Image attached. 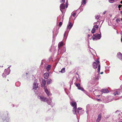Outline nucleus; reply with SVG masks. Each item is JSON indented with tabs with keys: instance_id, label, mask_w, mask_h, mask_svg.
<instances>
[{
	"instance_id": "27",
	"label": "nucleus",
	"mask_w": 122,
	"mask_h": 122,
	"mask_svg": "<svg viewBox=\"0 0 122 122\" xmlns=\"http://www.w3.org/2000/svg\"><path fill=\"white\" fill-rule=\"evenodd\" d=\"M65 68H63L61 69L60 72L61 73H63L65 72Z\"/></svg>"
},
{
	"instance_id": "16",
	"label": "nucleus",
	"mask_w": 122,
	"mask_h": 122,
	"mask_svg": "<svg viewBox=\"0 0 122 122\" xmlns=\"http://www.w3.org/2000/svg\"><path fill=\"white\" fill-rule=\"evenodd\" d=\"M58 53L59 54H60L61 53H63L64 52H65L66 50H65V51L63 50L62 51L61 50V48H58Z\"/></svg>"
},
{
	"instance_id": "17",
	"label": "nucleus",
	"mask_w": 122,
	"mask_h": 122,
	"mask_svg": "<svg viewBox=\"0 0 122 122\" xmlns=\"http://www.w3.org/2000/svg\"><path fill=\"white\" fill-rule=\"evenodd\" d=\"M101 114H99L98 115L97 119L96 121L97 122H99L101 119Z\"/></svg>"
},
{
	"instance_id": "22",
	"label": "nucleus",
	"mask_w": 122,
	"mask_h": 122,
	"mask_svg": "<svg viewBox=\"0 0 122 122\" xmlns=\"http://www.w3.org/2000/svg\"><path fill=\"white\" fill-rule=\"evenodd\" d=\"M63 45V43L62 41L59 43L58 46V48H61V47Z\"/></svg>"
},
{
	"instance_id": "8",
	"label": "nucleus",
	"mask_w": 122,
	"mask_h": 122,
	"mask_svg": "<svg viewBox=\"0 0 122 122\" xmlns=\"http://www.w3.org/2000/svg\"><path fill=\"white\" fill-rule=\"evenodd\" d=\"M98 73L97 74H96L95 76L94 77H93V78L94 80H98L101 76H100V74L99 73V72L98 73Z\"/></svg>"
},
{
	"instance_id": "37",
	"label": "nucleus",
	"mask_w": 122,
	"mask_h": 122,
	"mask_svg": "<svg viewBox=\"0 0 122 122\" xmlns=\"http://www.w3.org/2000/svg\"><path fill=\"white\" fill-rule=\"evenodd\" d=\"M93 27L96 28V29H97L98 28V25H95Z\"/></svg>"
},
{
	"instance_id": "15",
	"label": "nucleus",
	"mask_w": 122,
	"mask_h": 122,
	"mask_svg": "<svg viewBox=\"0 0 122 122\" xmlns=\"http://www.w3.org/2000/svg\"><path fill=\"white\" fill-rule=\"evenodd\" d=\"M46 81L47 82V84L49 85L52 82V80L51 79L49 78Z\"/></svg>"
},
{
	"instance_id": "6",
	"label": "nucleus",
	"mask_w": 122,
	"mask_h": 122,
	"mask_svg": "<svg viewBox=\"0 0 122 122\" xmlns=\"http://www.w3.org/2000/svg\"><path fill=\"white\" fill-rule=\"evenodd\" d=\"M70 104L71 106L73 107L74 109L77 108V104L76 102H74L72 100L70 101Z\"/></svg>"
},
{
	"instance_id": "45",
	"label": "nucleus",
	"mask_w": 122,
	"mask_h": 122,
	"mask_svg": "<svg viewBox=\"0 0 122 122\" xmlns=\"http://www.w3.org/2000/svg\"><path fill=\"white\" fill-rule=\"evenodd\" d=\"M115 93L116 94H117L118 95V93H117V92H115Z\"/></svg>"
},
{
	"instance_id": "38",
	"label": "nucleus",
	"mask_w": 122,
	"mask_h": 122,
	"mask_svg": "<svg viewBox=\"0 0 122 122\" xmlns=\"http://www.w3.org/2000/svg\"><path fill=\"white\" fill-rule=\"evenodd\" d=\"M76 78V80L77 81H79L80 80V78H79L78 77L77 78L76 77H74L73 78Z\"/></svg>"
},
{
	"instance_id": "10",
	"label": "nucleus",
	"mask_w": 122,
	"mask_h": 122,
	"mask_svg": "<svg viewBox=\"0 0 122 122\" xmlns=\"http://www.w3.org/2000/svg\"><path fill=\"white\" fill-rule=\"evenodd\" d=\"M96 63L98 65V68L97 72L99 73L100 72V63L98 60L96 61Z\"/></svg>"
},
{
	"instance_id": "20",
	"label": "nucleus",
	"mask_w": 122,
	"mask_h": 122,
	"mask_svg": "<svg viewBox=\"0 0 122 122\" xmlns=\"http://www.w3.org/2000/svg\"><path fill=\"white\" fill-rule=\"evenodd\" d=\"M101 91L103 93H108L109 92V91L107 89H102Z\"/></svg>"
},
{
	"instance_id": "14",
	"label": "nucleus",
	"mask_w": 122,
	"mask_h": 122,
	"mask_svg": "<svg viewBox=\"0 0 122 122\" xmlns=\"http://www.w3.org/2000/svg\"><path fill=\"white\" fill-rule=\"evenodd\" d=\"M49 74L47 72L44 75V77L46 79H47L49 77Z\"/></svg>"
},
{
	"instance_id": "43",
	"label": "nucleus",
	"mask_w": 122,
	"mask_h": 122,
	"mask_svg": "<svg viewBox=\"0 0 122 122\" xmlns=\"http://www.w3.org/2000/svg\"><path fill=\"white\" fill-rule=\"evenodd\" d=\"M66 31H65V32L64 33V36H65V35L66 34Z\"/></svg>"
},
{
	"instance_id": "49",
	"label": "nucleus",
	"mask_w": 122,
	"mask_h": 122,
	"mask_svg": "<svg viewBox=\"0 0 122 122\" xmlns=\"http://www.w3.org/2000/svg\"><path fill=\"white\" fill-rule=\"evenodd\" d=\"M120 3H121V4H122V1H121L120 2Z\"/></svg>"
},
{
	"instance_id": "46",
	"label": "nucleus",
	"mask_w": 122,
	"mask_h": 122,
	"mask_svg": "<svg viewBox=\"0 0 122 122\" xmlns=\"http://www.w3.org/2000/svg\"><path fill=\"white\" fill-rule=\"evenodd\" d=\"M88 37H90V35H88Z\"/></svg>"
},
{
	"instance_id": "12",
	"label": "nucleus",
	"mask_w": 122,
	"mask_h": 122,
	"mask_svg": "<svg viewBox=\"0 0 122 122\" xmlns=\"http://www.w3.org/2000/svg\"><path fill=\"white\" fill-rule=\"evenodd\" d=\"M46 83V80L45 79H43L42 81V83L41 84V86L42 87H44V89L45 88H46V86H45Z\"/></svg>"
},
{
	"instance_id": "1",
	"label": "nucleus",
	"mask_w": 122,
	"mask_h": 122,
	"mask_svg": "<svg viewBox=\"0 0 122 122\" xmlns=\"http://www.w3.org/2000/svg\"><path fill=\"white\" fill-rule=\"evenodd\" d=\"M99 34L96 33L93 35L92 39L94 41L100 39L101 37V33L100 30Z\"/></svg>"
},
{
	"instance_id": "31",
	"label": "nucleus",
	"mask_w": 122,
	"mask_h": 122,
	"mask_svg": "<svg viewBox=\"0 0 122 122\" xmlns=\"http://www.w3.org/2000/svg\"><path fill=\"white\" fill-rule=\"evenodd\" d=\"M73 80H72L71 81H70V88L71 87V86L73 84Z\"/></svg>"
},
{
	"instance_id": "25",
	"label": "nucleus",
	"mask_w": 122,
	"mask_h": 122,
	"mask_svg": "<svg viewBox=\"0 0 122 122\" xmlns=\"http://www.w3.org/2000/svg\"><path fill=\"white\" fill-rule=\"evenodd\" d=\"M67 109V106H63L62 108V110H66Z\"/></svg>"
},
{
	"instance_id": "36",
	"label": "nucleus",
	"mask_w": 122,
	"mask_h": 122,
	"mask_svg": "<svg viewBox=\"0 0 122 122\" xmlns=\"http://www.w3.org/2000/svg\"><path fill=\"white\" fill-rule=\"evenodd\" d=\"M82 3H83L84 4H85L86 3V0H82Z\"/></svg>"
},
{
	"instance_id": "30",
	"label": "nucleus",
	"mask_w": 122,
	"mask_h": 122,
	"mask_svg": "<svg viewBox=\"0 0 122 122\" xmlns=\"http://www.w3.org/2000/svg\"><path fill=\"white\" fill-rule=\"evenodd\" d=\"M121 20V19L120 18L117 19L116 20V21L117 22V23H119L120 22V21Z\"/></svg>"
},
{
	"instance_id": "33",
	"label": "nucleus",
	"mask_w": 122,
	"mask_h": 122,
	"mask_svg": "<svg viewBox=\"0 0 122 122\" xmlns=\"http://www.w3.org/2000/svg\"><path fill=\"white\" fill-rule=\"evenodd\" d=\"M62 22H60L59 23V26L60 27L62 25Z\"/></svg>"
},
{
	"instance_id": "32",
	"label": "nucleus",
	"mask_w": 122,
	"mask_h": 122,
	"mask_svg": "<svg viewBox=\"0 0 122 122\" xmlns=\"http://www.w3.org/2000/svg\"><path fill=\"white\" fill-rule=\"evenodd\" d=\"M61 3L62 4H63L65 2V0H60Z\"/></svg>"
},
{
	"instance_id": "53",
	"label": "nucleus",
	"mask_w": 122,
	"mask_h": 122,
	"mask_svg": "<svg viewBox=\"0 0 122 122\" xmlns=\"http://www.w3.org/2000/svg\"><path fill=\"white\" fill-rule=\"evenodd\" d=\"M121 20L122 21V18L121 19Z\"/></svg>"
},
{
	"instance_id": "26",
	"label": "nucleus",
	"mask_w": 122,
	"mask_h": 122,
	"mask_svg": "<svg viewBox=\"0 0 122 122\" xmlns=\"http://www.w3.org/2000/svg\"><path fill=\"white\" fill-rule=\"evenodd\" d=\"M77 108H75V109L74 108L73 109V113L75 114H76V109Z\"/></svg>"
},
{
	"instance_id": "48",
	"label": "nucleus",
	"mask_w": 122,
	"mask_h": 122,
	"mask_svg": "<svg viewBox=\"0 0 122 122\" xmlns=\"http://www.w3.org/2000/svg\"><path fill=\"white\" fill-rule=\"evenodd\" d=\"M12 105V107H14V104H13Z\"/></svg>"
},
{
	"instance_id": "19",
	"label": "nucleus",
	"mask_w": 122,
	"mask_h": 122,
	"mask_svg": "<svg viewBox=\"0 0 122 122\" xmlns=\"http://www.w3.org/2000/svg\"><path fill=\"white\" fill-rule=\"evenodd\" d=\"M46 102L49 105H51L52 103V101L51 99H50L49 100L48 99V100L47 101H46Z\"/></svg>"
},
{
	"instance_id": "13",
	"label": "nucleus",
	"mask_w": 122,
	"mask_h": 122,
	"mask_svg": "<svg viewBox=\"0 0 122 122\" xmlns=\"http://www.w3.org/2000/svg\"><path fill=\"white\" fill-rule=\"evenodd\" d=\"M73 26V25L72 24L71 22L69 21V24L67 25V29H71Z\"/></svg>"
},
{
	"instance_id": "34",
	"label": "nucleus",
	"mask_w": 122,
	"mask_h": 122,
	"mask_svg": "<svg viewBox=\"0 0 122 122\" xmlns=\"http://www.w3.org/2000/svg\"><path fill=\"white\" fill-rule=\"evenodd\" d=\"M115 0H109V1L110 3H113Z\"/></svg>"
},
{
	"instance_id": "3",
	"label": "nucleus",
	"mask_w": 122,
	"mask_h": 122,
	"mask_svg": "<svg viewBox=\"0 0 122 122\" xmlns=\"http://www.w3.org/2000/svg\"><path fill=\"white\" fill-rule=\"evenodd\" d=\"M38 98L41 101L44 102H46V101L48 100V98L46 97L41 95L38 96Z\"/></svg>"
},
{
	"instance_id": "28",
	"label": "nucleus",
	"mask_w": 122,
	"mask_h": 122,
	"mask_svg": "<svg viewBox=\"0 0 122 122\" xmlns=\"http://www.w3.org/2000/svg\"><path fill=\"white\" fill-rule=\"evenodd\" d=\"M82 109V108H81V107H80L78 108H77V113H79V114H80L79 113V110H81Z\"/></svg>"
},
{
	"instance_id": "23",
	"label": "nucleus",
	"mask_w": 122,
	"mask_h": 122,
	"mask_svg": "<svg viewBox=\"0 0 122 122\" xmlns=\"http://www.w3.org/2000/svg\"><path fill=\"white\" fill-rule=\"evenodd\" d=\"M51 66L50 65H48L46 66V69L48 71H49L50 70L51 68Z\"/></svg>"
},
{
	"instance_id": "51",
	"label": "nucleus",
	"mask_w": 122,
	"mask_h": 122,
	"mask_svg": "<svg viewBox=\"0 0 122 122\" xmlns=\"http://www.w3.org/2000/svg\"><path fill=\"white\" fill-rule=\"evenodd\" d=\"M62 20H63V18L62 17Z\"/></svg>"
},
{
	"instance_id": "21",
	"label": "nucleus",
	"mask_w": 122,
	"mask_h": 122,
	"mask_svg": "<svg viewBox=\"0 0 122 122\" xmlns=\"http://www.w3.org/2000/svg\"><path fill=\"white\" fill-rule=\"evenodd\" d=\"M100 17V15H96L95 16V18L97 20V22H98L99 20V18Z\"/></svg>"
},
{
	"instance_id": "60",
	"label": "nucleus",
	"mask_w": 122,
	"mask_h": 122,
	"mask_svg": "<svg viewBox=\"0 0 122 122\" xmlns=\"http://www.w3.org/2000/svg\"><path fill=\"white\" fill-rule=\"evenodd\" d=\"M121 12H122V11H121Z\"/></svg>"
},
{
	"instance_id": "55",
	"label": "nucleus",
	"mask_w": 122,
	"mask_h": 122,
	"mask_svg": "<svg viewBox=\"0 0 122 122\" xmlns=\"http://www.w3.org/2000/svg\"><path fill=\"white\" fill-rule=\"evenodd\" d=\"M3 67V66H2V67Z\"/></svg>"
},
{
	"instance_id": "5",
	"label": "nucleus",
	"mask_w": 122,
	"mask_h": 122,
	"mask_svg": "<svg viewBox=\"0 0 122 122\" xmlns=\"http://www.w3.org/2000/svg\"><path fill=\"white\" fill-rule=\"evenodd\" d=\"M58 30L57 29H56L55 30L54 29L53 30L52 32L53 35V39H54L55 37L56 36L58 33Z\"/></svg>"
},
{
	"instance_id": "50",
	"label": "nucleus",
	"mask_w": 122,
	"mask_h": 122,
	"mask_svg": "<svg viewBox=\"0 0 122 122\" xmlns=\"http://www.w3.org/2000/svg\"><path fill=\"white\" fill-rule=\"evenodd\" d=\"M100 99H97V100H98V101H100Z\"/></svg>"
},
{
	"instance_id": "35",
	"label": "nucleus",
	"mask_w": 122,
	"mask_h": 122,
	"mask_svg": "<svg viewBox=\"0 0 122 122\" xmlns=\"http://www.w3.org/2000/svg\"><path fill=\"white\" fill-rule=\"evenodd\" d=\"M68 0H67L66 2V8H67V7L68 6Z\"/></svg>"
},
{
	"instance_id": "7",
	"label": "nucleus",
	"mask_w": 122,
	"mask_h": 122,
	"mask_svg": "<svg viewBox=\"0 0 122 122\" xmlns=\"http://www.w3.org/2000/svg\"><path fill=\"white\" fill-rule=\"evenodd\" d=\"M65 8V5L63 4H61L60 5V9L62 13H63V10H64Z\"/></svg>"
},
{
	"instance_id": "56",
	"label": "nucleus",
	"mask_w": 122,
	"mask_h": 122,
	"mask_svg": "<svg viewBox=\"0 0 122 122\" xmlns=\"http://www.w3.org/2000/svg\"><path fill=\"white\" fill-rule=\"evenodd\" d=\"M120 122H122V121Z\"/></svg>"
},
{
	"instance_id": "42",
	"label": "nucleus",
	"mask_w": 122,
	"mask_h": 122,
	"mask_svg": "<svg viewBox=\"0 0 122 122\" xmlns=\"http://www.w3.org/2000/svg\"><path fill=\"white\" fill-rule=\"evenodd\" d=\"M106 11H104V12H103V15H104L105 13H106Z\"/></svg>"
},
{
	"instance_id": "52",
	"label": "nucleus",
	"mask_w": 122,
	"mask_h": 122,
	"mask_svg": "<svg viewBox=\"0 0 122 122\" xmlns=\"http://www.w3.org/2000/svg\"><path fill=\"white\" fill-rule=\"evenodd\" d=\"M78 122H79V120H78Z\"/></svg>"
},
{
	"instance_id": "57",
	"label": "nucleus",
	"mask_w": 122,
	"mask_h": 122,
	"mask_svg": "<svg viewBox=\"0 0 122 122\" xmlns=\"http://www.w3.org/2000/svg\"><path fill=\"white\" fill-rule=\"evenodd\" d=\"M91 49H92V48H91Z\"/></svg>"
},
{
	"instance_id": "24",
	"label": "nucleus",
	"mask_w": 122,
	"mask_h": 122,
	"mask_svg": "<svg viewBox=\"0 0 122 122\" xmlns=\"http://www.w3.org/2000/svg\"><path fill=\"white\" fill-rule=\"evenodd\" d=\"M45 91L47 95L48 96H49L50 95V93L48 89H45Z\"/></svg>"
},
{
	"instance_id": "58",
	"label": "nucleus",
	"mask_w": 122,
	"mask_h": 122,
	"mask_svg": "<svg viewBox=\"0 0 122 122\" xmlns=\"http://www.w3.org/2000/svg\"><path fill=\"white\" fill-rule=\"evenodd\" d=\"M91 49H92V48H91Z\"/></svg>"
},
{
	"instance_id": "18",
	"label": "nucleus",
	"mask_w": 122,
	"mask_h": 122,
	"mask_svg": "<svg viewBox=\"0 0 122 122\" xmlns=\"http://www.w3.org/2000/svg\"><path fill=\"white\" fill-rule=\"evenodd\" d=\"M98 65L95 62H94L93 64V67L94 69L96 68Z\"/></svg>"
},
{
	"instance_id": "40",
	"label": "nucleus",
	"mask_w": 122,
	"mask_h": 122,
	"mask_svg": "<svg viewBox=\"0 0 122 122\" xmlns=\"http://www.w3.org/2000/svg\"><path fill=\"white\" fill-rule=\"evenodd\" d=\"M116 113H117L118 114H120V113L119 112V111H118V110H117L116 111Z\"/></svg>"
},
{
	"instance_id": "44",
	"label": "nucleus",
	"mask_w": 122,
	"mask_h": 122,
	"mask_svg": "<svg viewBox=\"0 0 122 122\" xmlns=\"http://www.w3.org/2000/svg\"><path fill=\"white\" fill-rule=\"evenodd\" d=\"M103 72H102L100 73V74H103Z\"/></svg>"
},
{
	"instance_id": "11",
	"label": "nucleus",
	"mask_w": 122,
	"mask_h": 122,
	"mask_svg": "<svg viewBox=\"0 0 122 122\" xmlns=\"http://www.w3.org/2000/svg\"><path fill=\"white\" fill-rule=\"evenodd\" d=\"M117 56L118 58L122 60V54L120 52H119L117 53Z\"/></svg>"
},
{
	"instance_id": "59",
	"label": "nucleus",
	"mask_w": 122,
	"mask_h": 122,
	"mask_svg": "<svg viewBox=\"0 0 122 122\" xmlns=\"http://www.w3.org/2000/svg\"><path fill=\"white\" fill-rule=\"evenodd\" d=\"M91 49H92V48H91Z\"/></svg>"
},
{
	"instance_id": "39",
	"label": "nucleus",
	"mask_w": 122,
	"mask_h": 122,
	"mask_svg": "<svg viewBox=\"0 0 122 122\" xmlns=\"http://www.w3.org/2000/svg\"><path fill=\"white\" fill-rule=\"evenodd\" d=\"M72 15L74 17L76 15V13H72Z\"/></svg>"
},
{
	"instance_id": "47",
	"label": "nucleus",
	"mask_w": 122,
	"mask_h": 122,
	"mask_svg": "<svg viewBox=\"0 0 122 122\" xmlns=\"http://www.w3.org/2000/svg\"><path fill=\"white\" fill-rule=\"evenodd\" d=\"M11 66H10L8 68H8H10V67H11Z\"/></svg>"
},
{
	"instance_id": "54",
	"label": "nucleus",
	"mask_w": 122,
	"mask_h": 122,
	"mask_svg": "<svg viewBox=\"0 0 122 122\" xmlns=\"http://www.w3.org/2000/svg\"><path fill=\"white\" fill-rule=\"evenodd\" d=\"M1 67V66H0V68Z\"/></svg>"
},
{
	"instance_id": "41",
	"label": "nucleus",
	"mask_w": 122,
	"mask_h": 122,
	"mask_svg": "<svg viewBox=\"0 0 122 122\" xmlns=\"http://www.w3.org/2000/svg\"><path fill=\"white\" fill-rule=\"evenodd\" d=\"M97 22H95L94 23V25H97Z\"/></svg>"
},
{
	"instance_id": "29",
	"label": "nucleus",
	"mask_w": 122,
	"mask_h": 122,
	"mask_svg": "<svg viewBox=\"0 0 122 122\" xmlns=\"http://www.w3.org/2000/svg\"><path fill=\"white\" fill-rule=\"evenodd\" d=\"M95 29L94 28H93L91 31V32L93 34L95 32Z\"/></svg>"
},
{
	"instance_id": "9",
	"label": "nucleus",
	"mask_w": 122,
	"mask_h": 122,
	"mask_svg": "<svg viewBox=\"0 0 122 122\" xmlns=\"http://www.w3.org/2000/svg\"><path fill=\"white\" fill-rule=\"evenodd\" d=\"M38 84L36 82L34 83L33 84V89L34 90H36L37 88H38Z\"/></svg>"
},
{
	"instance_id": "4",
	"label": "nucleus",
	"mask_w": 122,
	"mask_h": 122,
	"mask_svg": "<svg viewBox=\"0 0 122 122\" xmlns=\"http://www.w3.org/2000/svg\"><path fill=\"white\" fill-rule=\"evenodd\" d=\"M10 70H6L5 69L4 72L2 74V76L3 77H5L7 75H9L10 72Z\"/></svg>"
},
{
	"instance_id": "2",
	"label": "nucleus",
	"mask_w": 122,
	"mask_h": 122,
	"mask_svg": "<svg viewBox=\"0 0 122 122\" xmlns=\"http://www.w3.org/2000/svg\"><path fill=\"white\" fill-rule=\"evenodd\" d=\"M75 85L79 90H80L83 91L87 95H88V93L86 92L82 87L80 86V85L79 83H76L75 84Z\"/></svg>"
}]
</instances>
